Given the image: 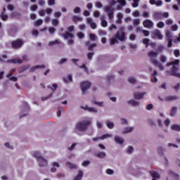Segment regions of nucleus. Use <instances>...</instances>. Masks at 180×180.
I'll return each instance as SVG.
<instances>
[{"instance_id": "obj_1", "label": "nucleus", "mask_w": 180, "mask_h": 180, "mask_svg": "<svg viewBox=\"0 0 180 180\" xmlns=\"http://www.w3.org/2000/svg\"><path fill=\"white\" fill-rule=\"evenodd\" d=\"M117 40H120V41H124V40H126V32H124V27L123 26L119 27V30L116 33L115 37L110 39V44H115L117 43Z\"/></svg>"}, {"instance_id": "obj_2", "label": "nucleus", "mask_w": 180, "mask_h": 180, "mask_svg": "<svg viewBox=\"0 0 180 180\" xmlns=\"http://www.w3.org/2000/svg\"><path fill=\"white\" fill-rule=\"evenodd\" d=\"M148 56L150 57L153 65L158 67L160 71H164V65H162V64H161V63L157 60V57H158V52L150 51L148 53Z\"/></svg>"}, {"instance_id": "obj_3", "label": "nucleus", "mask_w": 180, "mask_h": 180, "mask_svg": "<svg viewBox=\"0 0 180 180\" xmlns=\"http://www.w3.org/2000/svg\"><path fill=\"white\" fill-rule=\"evenodd\" d=\"M91 123H92V120H84V121L76 124V129L79 130V131H84V130H86V127H88Z\"/></svg>"}, {"instance_id": "obj_4", "label": "nucleus", "mask_w": 180, "mask_h": 180, "mask_svg": "<svg viewBox=\"0 0 180 180\" xmlns=\"http://www.w3.org/2000/svg\"><path fill=\"white\" fill-rule=\"evenodd\" d=\"M117 2L115 0H112L110 3V6H107L105 8V12L108 14V16L110 20H113V6L114 5H116Z\"/></svg>"}, {"instance_id": "obj_5", "label": "nucleus", "mask_w": 180, "mask_h": 180, "mask_svg": "<svg viewBox=\"0 0 180 180\" xmlns=\"http://www.w3.org/2000/svg\"><path fill=\"white\" fill-rule=\"evenodd\" d=\"M80 89L83 95H85L88 92V90L91 88V82L82 81L80 84Z\"/></svg>"}, {"instance_id": "obj_6", "label": "nucleus", "mask_w": 180, "mask_h": 180, "mask_svg": "<svg viewBox=\"0 0 180 180\" xmlns=\"http://www.w3.org/2000/svg\"><path fill=\"white\" fill-rule=\"evenodd\" d=\"M151 37L152 39H157L158 40H162L164 39V35L160 31V30H154L151 32Z\"/></svg>"}, {"instance_id": "obj_7", "label": "nucleus", "mask_w": 180, "mask_h": 180, "mask_svg": "<svg viewBox=\"0 0 180 180\" xmlns=\"http://www.w3.org/2000/svg\"><path fill=\"white\" fill-rule=\"evenodd\" d=\"M80 108L83 110H86L90 113H98V108H96V107H89V105H82Z\"/></svg>"}, {"instance_id": "obj_8", "label": "nucleus", "mask_w": 180, "mask_h": 180, "mask_svg": "<svg viewBox=\"0 0 180 180\" xmlns=\"http://www.w3.org/2000/svg\"><path fill=\"white\" fill-rule=\"evenodd\" d=\"M68 32H66L65 34H63L64 39H72L74 37V34H71V32H74V26L71 25L69 27H68Z\"/></svg>"}, {"instance_id": "obj_9", "label": "nucleus", "mask_w": 180, "mask_h": 180, "mask_svg": "<svg viewBox=\"0 0 180 180\" xmlns=\"http://www.w3.org/2000/svg\"><path fill=\"white\" fill-rule=\"evenodd\" d=\"M134 131V127L127 126L122 129L121 131V134H129L130 133H133Z\"/></svg>"}, {"instance_id": "obj_10", "label": "nucleus", "mask_w": 180, "mask_h": 180, "mask_svg": "<svg viewBox=\"0 0 180 180\" xmlns=\"http://www.w3.org/2000/svg\"><path fill=\"white\" fill-rule=\"evenodd\" d=\"M147 95V92L143 91V92H135L134 93V99H136V101H140V99H144V96Z\"/></svg>"}, {"instance_id": "obj_11", "label": "nucleus", "mask_w": 180, "mask_h": 180, "mask_svg": "<svg viewBox=\"0 0 180 180\" xmlns=\"http://www.w3.org/2000/svg\"><path fill=\"white\" fill-rule=\"evenodd\" d=\"M178 70V68L173 66V68L172 69L171 72L169 71L167 72V75H172V77H176L177 78H180V73L177 72L176 70Z\"/></svg>"}, {"instance_id": "obj_12", "label": "nucleus", "mask_w": 180, "mask_h": 180, "mask_svg": "<svg viewBox=\"0 0 180 180\" xmlns=\"http://www.w3.org/2000/svg\"><path fill=\"white\" fill-rule=\"evenodd\" d=\"M53 12V9L51 8H47L46 9H41L39 11L38 13L39 16H44L46 14V15H51V13Z\"/></svg>"}, {"instance_id": "obj_13", "label": "nucleus", "mask_w": 180, "mask_h": 180, "mask_svg": "<svg viewBox=\"0 0 180 180\" xmlns=\"http://www.w3.org/2000/svg\"><path fill=\"white\" fill-rule=\"evenodd\" d=\"M178 178H179V174L174 172H169L166 180H175L178 179Z\"/></svg>"}, {"instance_id": "obj_14", "label": "nucleus", "mask_w": 180, "mask_h": 180, "mask_svg": "<svg viewBox=\"0 0 180 180\" xmlns=\"http://www.w3.org/2000/svg\"><path fill=\"white\" fill-rule=\"evenodd\" d=\"M38 165L39 167L44 168V167H47V165H49V161H47V159L44 158H41V159L38 160Z\"/></svg>"}, {"instance_id": "obj_15", "label": "nucleus", "mask_w": 180, "mask_h": 180, "mask_svg": "<svg viewBox=\"0 0 180 180\" xmlns=\"http://www.w3.org/2000/svg\"><path fill=\"white\" fill-rule=\"evenodd\" d=\"M143 25L144 27H148V29H150L151 27H154V22L153 21H151V20H149V19L145 20L143 22Z\"/></svg>"}, {"instance_id": "obj_16", "label": "nucleus", "mask_w": 180, "mask_h": 180, "mask_svg": "<svg viewBox=\"0 0 180 180\" xmlns=\"http://www.w3.org/2000/svg\"><path fill=\"white\" fill-rule=\"evenodd\" d=\"M114 141L116 144H119L120 146L124 144V139L122 136H115L114 137Z\"/></svg>"}, {"instance_id": "obj_17", "label": "nucleus", "mask_w": 180, "mask_h": 180, "mask_svg": "<svg viewBox=\"0 0 180 180\" xmlns=\"http://www.w3.org/2000/svg\"><path fill=\"white\" fill-rule=\"evenodd\" d=\"M86 23H88V25H90V27L93 30L96 29V23H95V22H94V20H92V18H86Z\"/></svg>"}, {"instance_id": "obj_18", "label": "nucleus", "mask_w": 180, "mask_h": 180, "mask_svg": "<svg viewBox=\"0 0 180 180\" xmlns=\"http://www.w3.org/2000/svg\"><path fill=\"white\" fill-rule=\"evenodd\" d=\"M127 103L129 105H131V106H134V108H137L140 105V102L134 100V99H130L127 101Z\"/></svg>"}, {"instance_id": "obj_19", "label": "nucleus", "mask_w": 180, "mask_h": 180, "mask_svg": "<svg viewBox=\"0 0 180 180\" xmlns=\"http://www.w3.org/2000/svg\"><path fill=\"white\" fill-rule=\"evenodd\" d=\"M22 44H23V41L20 39H18L12 42V46L14 49H18V47H20Z\"/></svg>"}, {"instance_id": "obj_20", "label": "nucleus", "mask_w": 180, "mask_h": 180, "mask_svg": "<svg viewBox=\"0 0 180 180\" xmlns=\"http://www.w3.org/2000/svg\"><path fill=\"white\" fill-rule=\"evenodd\" d=\"M63 82L64 84H70V82H72V75H68L67 76L63 78Z\"/></svg>"}, {"instance_id": "obj_21", "label": "nucleus", "mask_w": 180, "mask_h": 180, "mask_svg": "<svg viewBox=\"0 0 180 180\" xmlns=\"http://www.w3.org/2000/svg\"><path fill=\"white\" fill-rule=\"evenodd\" d=\"M84 176V172L79 170L77 174L73 178V180H82Z\"/></svg>"}, {"instance_id": "obj_22", "label": "nucleus", "mask_w": 180, "mask_h": 180, "mask_svg": "<svg viewBox=\"0 0 180 180\" xmlns=\"http://www.w3.org/2000/svg\"><path fill=\"white\" fill-rule=\"evenodd\" d=\"M32 156H34V158H36L37 160V161H39V160H40L41 158H43L41 156V153H40V151H39V150L34 151L32 153Z\"/></svg>"}, {"instance_id": "obj_23", "label": "nucleus", "mask_w": 180, "mask_h": 180, "mask_svg": "<svg viewBox=\"0 0 180 180\" xmlns=\"http://www.w3.org/2000/svg\"><path fill=\"white\" fill-rule=\"evenodd\" d=\"M65 167L67 168H70V169H77V168H78L77 165L72 164V163H71L70 162H67L65 163Z\"/></svg>"}, {"instance_id": "obj_24", "label": "nucleus", "mask_w": 180, "mask_h": 180, "mask_svg": "<svg viewBox=\"0 0 180 180\" xmlns=\"http://www.w3.org/2000/svg\"><path fill=\"white\" fill-rule=\"evenodd\" d=\"M150 174L153 178H155V179H160L161 178V175L155 171H150Z\"/></svg>"}, {"instance_id": "obj_25", "label": "nucleus", "mask_w": 180, "mask_h": 180, "mask_svg": "<svg viewBox=\"0 0 180 180\" xmlns=\"http://www.w3.org/2000/svg\"><path fill=\"white\" fill-rule=\"evenodd\" d=\"M153 18L155 20H160V19H162V13L155 12L153 14Z\"/></svg>"}, {"instance_id": "obj_26", "label": "nucleus", "mask_w": 180, "mask_h": 180, "mask_svg": "<svg viewBox=\"0 0 180 180\" xmlns=\"http://www.w3.org/2000/svg\"><path fill=\"white\" fill-rule=\"evenodd\" d=\"M149 2L150 5H156V6H161L162 5V1H161L150 0Z\"/></svg>"}, {"instance_id": "obj_27", "label": "nucleus", "mask_w": 180, "mask_h": 180, "mask_svg": "<svg viewBox=\"0 0 180 180\" xmlns=\"http://www.w3.org/2000/svg\"><path fill=\"white\" fill-rule=\"evenodd\" d=\"M95 156L97 157V158L103 159L106 157V153L105 152H98L95 154Z\"/></svg>"}, {"instance_id": "obj_28", "label": "nucleus", "mask_w": 180, "mask_h": 180, "mask_svg": "<svg viewBox=\"0 0 180 180\" xmlns=\"http://www.w3.org/2000/svg\"><path fill=\"white\" fill-rule=\"evenodd\" d=\"M180 63L179 59H176L174 61L169 62L166 64L167 67H169L171 65H178Z\"/></svg>"}, {"instance_id": "obj_29", "label": "nucleus", "mask_w": 180, "mask_h": 180, "mask_svg": "<svg viewBox=\"0 0 180 180\" xmlns=\"http://www.w3.org/2000/svg\"><path fill=\"white\" fill-rule=\"evenodd\" d=\"M105 125L107 126L108 129H112L115 127V123L112 121L107 120L105 122Z\"/></svg>"}, {"instance_id": "obj_30", "label": "nucleus", "mask_w": 180, "mask_h": 180, "mask_svg": "<svg viewBox=\"0 0 180 180\" xmlns=\"http://www.w3.org/2000/svg\"><path fill=\"white\" fill-rule=\"evenodd\" d=\"M171 130L173 131H180V125L179 124H172L170 127Z\"/></svg>"}, {"instance_id": "obj_31", "label": "nucleus", "mask_w": 180, "mask_h": 180, "mask_svg": "<svg viewBox=\"0 0 180 180\" xmlns=\"http://www.w3.org/2000/svg\"><path fill=\"white\" fill-rule=\"evenodd\" d=\"M113 135L111 134H105L101 136V140H106L107 139H112Z\"/></svg>"}, {"instance_id": "obj_32", "label": "nucleus", "mask_w": 180, "mask_h": 180, "mask_svg": "<svg viewBox=\"0 0 180 180\" xmlns=\"http://www.w3.org/2000/svg\"><path fill=\"white\" fill-rule=\"evenodd\" d=\"M117 19L116 20V23H118L119 25H120V23H122V19L123 18V14H122V13H118L117 15Z\"/></svg>"}, {"instance_id": "obj_33", "label": "nucleus", "mask_w": 180, "mask_h": 180, "mask_svg": "<svg viewBox=\"0 0 180 180\" xmlns=\"http://www.w3.org/2000/svg\"><path fill=\"white\" fill-rule=\"evenodd\" d=\"M41 68H46V66H44V65H37L31 68L30 71H35V70H39Z\"/></svg>"}, {"instance_id": "obj_34", "label": "nucleus", "mask_w": 180, "mask_h": 180, "mask_svg": "<svg viewBox=\"0 0 180 180\" xmlns=\"http://www.w3.org/2000/svg\"><path fill=\"white\" fill-rule=\"evenodd\" d=\"M167 40H172V32L169 30H167L165 32Z\"/></svg>"}, {"instance_id": "obj_35", "label": "nucleus", "mask_w": 180, "mask_h": 180, "mask_svg": "<svg viewBox=\"0 0 180 180\" xmlns=\"http://www.w3.org/2000/svg\"><path fill=\"white\" fill-rule=\"evenodd\" d=\"M5 11H6V8H4V11L1 13V18L2 20H6L8 19V15L5 14Z\"/></svg>"}, {"instance_id": "obj_36", "label": "nucleus", "mask_w": 180, "mask_h": 180, "mask_svg": "<svg viewBox=\"0 0 180 180\" xmlns=\"http://www.w3.org/2000/svg\"><path fill=\"white\" fill-rule=\"evenodd\" d=\"M79 68L84 70V72H86V74H89V70L86 68V65H85L84 63H83L82 65L79 66Z\"/></svg>"}, {"instance_id": "obj_37", "label": "nucleus", "mask_w": 180, "mask_h": 180, "mask_svg": "<svg viewBox=\"0 0 180 180\" xmlns=\"http://www.w3.org/2000/svg\"><path fill=\"white\" fill-rule=\"evenodd\" d=\"M134 152V148H133V146H127V154H133Z\"/></svg>"}, {"instance_id": "obj_38", "label": "nucleus", "mask_w": 180, "mask_h": 180, "mask_svg": "<svg viewBox=\"0 0 180 180\" xmlns=\"http://www.w3.org/2000/svg\"><path fill=\"white\" fill-rule=\"evenodd\" d=\"M92 103H94V105H96L97 106H99L100 108H102L104 105L103 101H92Z\"/></svg>"}, {"instance_id": "obj_39", "label": "nucleus", "mask_w": 180, "mask_h": 180, "mask_svg": "<svg viewBox=\"0 0 180 180\" xmlns=\"http://www.w3.org/2000/svg\"><path fill=\"white\" fill-rule=\"evenodd\" d=\"M178 110V108L176 107H172L170 112V115L174 117L175 115H176V112Z\"/></svg>"}, {"instance_id": "obj_40", "label": "nucleus", "mask_w": 180, "mask_h": 180, "mask_svg": "<svg viewBox=\"0 0 180 180\" xmlns=\"http://www.w3.org/2000/svg\"><path fill=\"white\" fill-rule=\"evenodd\" d=\"M73 22H82V18L78 16V15H74L72 17Z\"/></svg>"}, {"instance_id": "obj_41", "label": "nucleus", "mask_w": 180, "mask_h": 180, "mask_svg": "<svg viewBox=\"0 0 180 180\" xmlns=\"http://www.w3.org/2000/svg\"><path fill=\"white\" fill-rule=\"evenodd\" d=\"M4 146L6 147V148H8V150H13V146H12V144H11V143L9 142H5Z\"/></svg>"}, {"instance_id": "obj_42", "label": "nucleus", "mask_w": 180, "mask_h": 180, "mask_svg": "<svg viewBox=\"0 0 180 180\" xmlns=\"http://www.w3.org/2000/svg\"><path fill=\"white\" fill-rule=\"evenodd\" d=\"M156 26L159 29H164V27H165V23H164V22L160 21L156 24Z\"/></svg>"}, {"instance_id": "obj_43", "label": "nucleus", "mask_w": 180, "mask_h": 180, "mask_svg": "<svg viewBox=\"0 0 180 180\" xmlns=\"http://www.w3.org/2000/svg\"><path fill=\"white\" fill-rule=\"evenodd\" d=\"M12 76V73H8L7 75V78H10V79L11 81H14V82H16V81H18V77H11Z\"/></svg>"}, {"instance_id": "obj_44", "label": "nucleus", "mask_w": 180, "mask_h": 180, "mask_svg": "<svg viewBox=\"0 0 180 180\" xmlns=\"http://www.w3.org/2000/svg\"><path fill=\"white\" fill-rule=\"evenodd\" d=\"M127 81L129 84H136V78L133 77H128Z\"/></svg>"}, {"instance_id": "obj_45", "label": "nucleus", "mask_w": 180, "mask_h": 180, "mask_svg": "<svg viewBox=\"0 0 180 180\" xmlns=\"http://www.w3.org/2000/svg\"><path fill=\"white\" fill-rule=\"evenodd\" d=\"M134 26H139L140 25V19L136 18L132 20Z\"/></svg>"}, {"instance_id": "obj_46", "label": "nucleus", "mask_w": 180, "mask_h": 180, "mask_svg": "<svg viewBox=\"0 0 180 180\" xmlns=\"http://www.w3.org/2000/svg\"><path fill=\"white\" fill-rule=\"evenodd\" d=\"M89 39L91 41H95L98 39V37L95 34H89Z\"/></svg>"}, {"instance_id": "obj_47", "label": "nucleus", "mask_w": 180, "mask_h": 180, "mask_svg": "<svg viewBox=\"0 0 180 180\" xmlns=\"http://www.w3.org/2000/svg\"><path fill=\"white\" fill-rule=\"evenodd\" d=\"M105 174H107V175H113L115 174V170L112 169H107L105 170Z\"/></svg>"}, {"instance_id": "obj_48", "label": "nucleus", "mask_w": 180, "mask_h": 180, "mask_svg": "<svg viewBox=\"0 0 180 180\" xmlns=\"http://www.w3.org/2000/svg\"><path fill=\"white\" fill-rule=\"evenodd\" d=\"M55 44H58V40L51 41L48 43V45L50 47H52V46H54Z\"/></svg>"}, {"instance_id": "obj_49", "label": "nucleus", "mask_w": 180, "mask_h": 180, "mask_svg": "<svg viewBox=\"0 0 180 180\" xmlns=\"http://www.w3.org/2000/svg\"><path fill=\"white\" fill-rule=\"evenodd\" d=\"M165 101H174L176 99V97L173 96H167L165 98Z\"/></svg>"}, {"instance_id": "obj_50", "label": "nucleus", "mask_w": 180, "mask_h": 180, "mask_svg": "<svg viewBox=\"0 0 180 180\" xmlns=\"http://www.w3.org/2000/svg\"><path fill=\"white\" fill-rule=\"evenodd\" d=\"M96 127L97 129H102L103 127V123L101 121H97Z\"/></svg>"}, {"instance_id": "obj_51", "label": "nucleus", "mask_w": 180, "mask_h": 180, "mask_svg": "<svg viewBox=\"0 0 180 180\" xmlns=\"http://www.w3.org/2000/svg\"><path fill=\"white\" fill-rule=\"evenodd\" d=\"M63 112V108L59 106L58 107V111H57V117H60L61 116V112Z\"/></svg>"}, {"instance_id": "obj_52", "label": "nucleus", "mask_w": 180, "mask_h": 180, "mask_svg": "<svg viewBox=\"0 0 180 180\" xmlns=\"http://www.w3.org/2000/svg\"><path fill=\"white\" fill-rule=\"evenodd\" d=\"M178 29H179V27H178V25H176V24H174L171 27V30L172 32H176V30H178Z\"/></svg>"}, {"instance_id": "obj_53", "label": "nucleus", "mask_w": 180, "mask_h": 180, "mask_svg": "<svg viewBox=\"0 0 180 180\" xmlns=\"http://www.w3.org/2000/svg\"><path fill=\"white\" fill-rule=\"evenodd\" d=\"M143 44H145L146 47H148V45L150 44V39H143L142 41Z\"/></svg>"}, {"instance_id": "obj_54", "label": "nucleus", "mask_w": 180, "mask_h": 180, "mask_svg": "<svg viewBox=\"0 0 180 180\" xmlns=\"http://www.w3.org/2000/svg\"><path fill=\"white\" fill-rule=\"evenodd\" d=\"M101 26L103 27H108V21H106L103 18H102L101 19Z\"/></svg>"}, {"instance_id": "obj_55", "label": "nucleus", "mask_w": 180, "mask_h": 180, "mask_svg": "<svg viewBox=\"0 0 180 180\" xmlns=\"http://www.w3.org/2000/svg\"><path fill=\"white\" fill-rule=\"evenodd\" d=\"M160 60L161 63H167V57L164 55H161L160 57Z\"/></svg>"}, {"instance_id": "obj_56", "label": "nucleus", "mask_w": 180, "mask_h": 180, "mask_svg": "<svg viewBox=\"0 0 180 180\" xmlns=\"http://www.w3.org/2000/svg\"><path fill=\"white\" fill-rule=\"evenodd\" d=\"M89 164H91V161L84 160L82 162V167H88V165H89Z\"/></svg>"}, {"instance_id": "obj_57", "label": "nucleus", "mask_w": 180, "mask_h": 180, "mask_svg": "<svg viewBox=\"0 0 180 180\" xmlns=\"http://www.w3.org/2000/svg\"><path fill=\"white\" fill-rule=\"evenodd\" d=\"M41 25H43V20L39 19L35 21V26H40Z\"/></svg>"}, {"instance_id": "obj_58", "label": "nucleus", "mask_w": 180, "mask_h": 180, "mask_svg": "<svg viewBox=\"0 0 180 180\" xmlns=\"http://www.w3.org/2000/svg\"><path fill=\"white\" fill-rule=\"evenodd\" d=\"M132 6H133V8H138L139 0H133Z\"/></svg>"}, {"instance_id": "obj_59", "label": "nucleus", "mask_w": 180, "mask_h": 180, "mask_svg": "<svg viewBox=\"0 0 180 180\" xmlns=\"http://www.w3.org/2000/svg\"><path fill=\"white\" fill-rule=\"evenodd\" d=\"M117 2L120 4L122 6H126V0H117Z\"/></svg>"}, {"instance_id": "obj_60", "label": "nucleus", "mask_w": 180, "mask_h": 180, "mask_svg": "<svg viewBox=\"0 0 180 180\" xmlns=\"http://www.w3.org/2000/svg\"><path fill=\"white\" fill-rule=\"evenodd\" d=\"M49 6H53V5H56V0H48Z\"/></svg>"}, {"instance_id": "obj_61", "label": "nucleus", "mask_w": 180, "mask_h": 180, "mask_svg": "<svg viewBox=\"0 0 180 180\" xmlns=\"http://www.w3.org/2000/svg\"><path fill=\"white\" fill-rule=\"evenodd\" d=\"M73 12H74V13H81V8H79V7H75V8L73 9Z\"/></svg>"}, {"instance_id": "obj_62", "label": "nucleus", "mask_w": 180, "mask_h": 180, "mask_svg": "<svg viewBox=\"0 0 180 180\" xmlns=\"http://www.w3.org/2000/svg\"><path fill=\"white\" fill-rule=\"evenodd\" d=\"M174 55L175 56V57H180V51H179V50H178V49H175L174 51Z\"/></svg>"}, {"instance_id": "obj_63", "label": "nucleus", "mask_w": 180, "mask_h": 180, "mask_svg": "<svg viewBox=\"0 0 180 180\" xmlns=\"http://www.w3.org/2000/svg\"><path fill=\"white\" fill-rule=\"evenodd\" d=\"M52 25H53V26H58V19H53L52 20Z\"/></svg>"}, {"instance_id": "obj_64", "label": "nucleus", "mask_w": 180, "mask_h": 180, "mask_svg": "<svg viewBox=\"0 0 180 180\" xmlns=\"http://www.w3.org/2000/svg\"><path fill=\"white\" fill-rule=\"evenodd\" d=\"M120 123H121V124H127L128 122H127V120H126L124 118H121Z\"/></svg>"}]
</instances>
